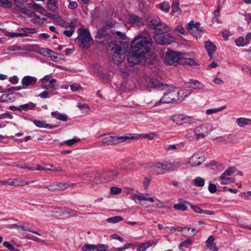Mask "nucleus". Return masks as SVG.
<instances>
[{"instance_id":"412c9836","label":"nucleus","mask_w":251,"mask_h":251,"mask_svg":"<svg viewBox=\"0 0 251 251\" xmlns=\"http://www.w3.org/2000/svg\"><path fill=\"white\" fill-rule=\"evenodd\" d=\"M148 195V194H146L145 196H144L142 193H140L139 194H132L130 196V199L136 203V200H138L139 201H146L151 202H154V200L153 198L146 197V196Z\"/></svg>"},{"instance_id":"c03bdc74","label":"nucleus","mask_w":251,"mask_h":251,"mask_svg":"<svg viewBox=\"0 0 251 251\" xmlns=\"http://www.w3.org/2000/svg\"><path fill=\"white\" fill-rule=\"evenodd\" d=\"M193 181L196 186L198 187H203L205 184V180L203 178L201 177H197Z\"/></svg>"},{"instance_id":"1a4fd4ad","label":"nucleus","mask_w":251,"mask_h":251,"mask_svg":"<svg viewBox=\"0 0 251 251\" xmlns=\"http://www.w3.org/2000/svg\"><path fill=\"white\" fill-rule=\"evenodd\" d=\"M179 91L175 89L165 94L159 101L155 103V106L159 105L160 103H170L179 102Z\"/></svg>"},{"instance_id":"4d7b16f0","label":"nucleus","mask_w":251,"mask_h":251,"mask_svg":"<svg viewBox=\"0 0 251 251\" xmlns=\"http://www.w3.org/2000/svg\"><path fill=\"white\" fill-rule=\"evenodd\" d=\"M32 17H33L31 19V21L32 23L38 24H41L43 23L44 21L43 20V19H41L39 16H35L34 13Z\"/></svg>"},{"instance_id":"a878e982","label":"nucleus","mask_w":251,"mask_h":251,"mask_svg":"<svg viewBox=\"0 0 251 251\" xmlns=\"http://www.w3.org/2000/svg\"><path fill=\"white\" fill-rule=\"evenodd\" d=\"M214 238L213 236H210L206 241V245L212 251H218V248L215 243H214Z\"/></svg>"},{"instance_id":"a211bd4d","label":"nucleus","mask_w":251,"mask_h":251,"mask_svg":"<svg viewBox=\"0 0 251 251\" xmlns=\"http://www.w3.org/2000/svg\"><path fill=\"white\" fill-rule=\"evenodd\" d=\"M29 182L28 181H25L23 179H9L7 180L6 181H4V182H2V185H10L11 186H23L25 185H28Z\"/></svg>"},{"instance_id":"39448f33","label":"nucleus","mask_w":251,"mask_h":251,"mask_svg":"<svg viewBox=\"0 0 251 251\" xmlns=\"http://www.w3.org/2000/svg\"><path fill=\"white\" fill-rule=\"evenodd\" d=\"M134 139L133 136L130 134L128 136H109L104 138L101 142H98V145L103 146H110L118 144L127 140Z\"/></svg>"},{"instance_id":"de8ad7c7","label":"nucleus","mask_w":251,"mask_h":251,"mask_svg":"<svg viewBox=\"0 0 251 251\" xmlns=\"http://www.w3.org/2000/svg\"><path fill=\"white\" fill-rule=\"evenodd\" d=\"M57 190H64L68 188V182H56Z\"/></svg>"},{"instance_id":"052dcab7","label":"nucleus","mask_w":251,"mask_h":251,"mask_svg":"<svg viewBox=\"0 0 251 251\" xmlns=\"http://www.w3.org/2000/svg\"><path fill=\"white\" fill-rule=\"evenodd\" d=\"M225 179H226V181H224L222 179V176L220 177V179L222 181V184H228L230 183L233 182L235 181V179L234 178H231V177H229L228 176H225Z\"/></svg>"},{"instance_id":"f03ea898","label":"nucleus","mask_w":251,"mask_h":251,"mask_svg":"<svg viewBox=\"0 0 251 251\" xmlns=\"http://www.w3.org/2000/svg\"><path fill=\"white\" fill-rule=\"evenodd\" d=\"M131 45L133 52L142 53L144 50H151L152 46L151 36L149 32L144 30L134 37Z\"/></svg>"},{"instance_id":"8fccbe9b","label":"nucleus","mask_w":251,"mask_h":251,"mask_svg":"<svg viewBox=\"0 0 251 251\" xmlns=\"http://www.w3.org/2000/svg\"><path fill=\"white\" fill-rule=\"evenodd\" d=\"M185 202H186L187 204H189L191 207L192 208V209L196 212V213H200V214H201L202 212H203V210L201 209L200 207H199L197 205H193V204L190 203L188 201H185Z\"/></svg>"},{"instance_id":"c85d7f7f","label":"nucleus","mask_w":251,"mask_h":251,"mask_svg":"<svg viewBox=\"0 0 251 251\" xmlns=\"http://www.w3.org/2000/svg\"><path fill=\"white\" fill-rule=\"evenodd\" d=\"M170 168L171 171H174L176 169H177L180 168L182 166H183L185 163L182 161H181L178 160H170Z\"/></svg>"},{"instance_id":"3c124183","label":"nucleus","mask_w":251,"mask_h":251,"mask_svg":"<svg viewBox=\"0 0 251 251\" xmlns=\"http://www.w3.org/2000/svg\"><path fill=\"white\" fill-rule=\"evenodd\" d=\"M179 145L178 144L167 145L164 147V150L167 151L176 150Z\"/></svg>"},{"instance_id":"6ab92c4d","label":"nucleus","mask_w":251,"mask_h":251,"mask_svg":"<svg viewBox=\"0 0 251 251\" xmlns=\"http://www.w3.org/2000/svg\"><path fill=\"white\" fill-rule=\"evenodd\" d=\"M37 78L34 76L26 75L22 79V84L25 87L33 86L36 84Z\"/></svg>"},{"instance_id":"5fc2aeb1","label":"nucleus","mask_w":251,"mask_h":251,"mask_svg":"<svg viewBox=\"0 0 251 251\" xmlns=\"http://www.w3.org/2000/svg\"><path fill=\"white\" fill-rule=\"evenodd\" d=\"M192 244V240L190 239H187L181 243L179 245V248L181 249L182 247H185V248H188L190 245Z\"/></svg>"},{"instance_id":"c756f323","label":"nucleus","mask_w":251,"mask_h":251,"mask_svg":"<svg viewBox=\"0 0 251 251\" xmlns=\"http://www.w3.org/2000/svg\"><path fill=\"white\" fill-rule=\"evenodd\" d=\"M49 18L54 20L59 25L63 26L65 24V22L63 19L58 15H54L51 13H48L46 15Z\"/></svg>"},{"instance_id":"6e6552de","label":"nucleus","mask_w":251,"mask_h":251,"mask_svg":"<svg viewBox=\"0 0 251 251\" xmlns=\"http://www.w3.org/2000/svg\"><path fill=\"white\" fill-rule=\"evenodd\" d=\"M77 39L82 48H89L93 43L90 32L87 28H82L78 30Z\"/></svg>"},{"instance_id":"20e7f679","label":"nucleus","mask_w":251,"mask_h":251,"mask_svg":"<svg viewBox=\"0 0 251 251\" xmlns=\"http://www.w3.org/2000/svg\"><path fill=\"white\" fill-rule=\"evenodd\" d=\"M16 7L24 14L30 17L34 14V11L43 13L44 9L34 2L27 3L25 0H15Z\"/></svg>"},{"instance_id":"49530a36","label":"nucleus","mask_w":251,"mask_h":251,"mask_svg":"<svg viewBox=\"0 0 251 251\" xmlns=\"http://www.w3.org/2000/svg\"><path fill=\"white\" fill-rule=\"evenodd\" d=\"M235 44L238 47H243L247 44L246 43V42L245 41L244 38L243 36H240L238 37L235 40Z\"/></svg>"},{"instance_id":"72a5a7b5","label":"nucleus","mask_w":251,"mask_h":251,"mask_svg":"<svg viewBox=\"0 0 251 251\" xmlns=\"http://www.w3.org/2000/svg\"><path fill=\"white\" fill-rule=\"evenodd\" d=\"M57 1V0H48L47 4L48 8L52 11H55L58 8Z\"/></svg>"},{"instance_id":"2eb2a0df","label":"nucleus","mask_w":251,"mask_h":251,"mask_svg":"<svg viewBox=\"0 0 251 251\" xmlns=\"http://www.w3.org/2000/svg\"><path fill=\"white\" fill-rule=\"evenodd\" d=\"M205 161L204 156L199 153H194L190 158L188 163L193 167L200 166Z\"/></svg>"},{"instance_id":"7c9ffc66","label":"nucleus","mask_w":251,"mask_h":251,"mask_svg":"<svg viewBox=\"0 0 251 251\" xmlns=\"http://www.w3.org/2000/svg\"><path fill=\"white\" fill-rule=\"evenodd\" d=\"M185 137L189 141L198 140L199 139L198 135L195 132V129H194L193 130H191L188 131L185 136Z\"/></svg>"},{"instance_id":"bf43d9fd","label":"nucleus","mask_w":251,"mask_h":251,"mask_svg":"<svg viewBox=\"0 0 251 251\" xmlns=\"http://www.w3.org/2000/svg\"><path fill=\"white\" fill-rule=\"evenodd\" d=\"M180 8L177 3H173L172 5V12L171 14L173 15H175L176 13H179Z\"/></svg>"},{"instance_id":"69168bd1","label":"nucleus","mask_w":251,"mask_h":251,"mask_svg":"<svg viewBox=\"0 0 251 251\" xmlns=\"http://www.w3.org/2000/svg\"><path fill=\"white\" fill-rule=\"evenodd\" d=\"M40 53L43 56L48 57L50 53H53L52 50L47 48H44L40 50Z\"/></svg>"},{"instance_id":"9b49d317","label":"nucleus","mask_w":251,"mask_h":251,"mask_svg":"<svg viewBox=\"0 0 251 251\" xmlns=\"http://www.w3.org/2000/svg\"><path fill=\"white\" fill-rule=\"evenodd\" d=\"M200 23L197 22L194 24L193 21H190L186 26V29L189 30V31L196 38H198L201 36V34L202 32L201 29L199 27Z\"/></svg>"},{"instance_id":"4c0bfd02","label":"nucleus","mask_w":251,"mask_h":251,"mask_svg":"<svg viewBox=\"0 0 251 251\" xmlns=\"http://www.w3.org/2000/svg\"><path fill=\"white\" fill-rule=\"evenodd\" d=\"M124 220L123 218L120 216H116L107 219V222L109 223L116 224Z\"/></svg>"},{"instance_id":"f3484780","label":"nucleus","mask_w":251,"mask_h":251,"mask_svg":"<svg viewBox=\"0 0 251 251\" xmlns=\"http://www.w3.org/2000/svg\"><path fill=\"white\" fill-rule=\"evenodd\" d=\"M170 119L176 124L181 125L183 123L188 122L190 117L184 114H176L172 115Z\"/></svg>"},{"instance_id":"37998d69","label":"nucleus","mask_w":251,"mask_h":251,"mask_svg":"<svg viewBox=\"0 0 251 251\" xmlns=\"http://www.w3.org/2000/svg\"><path fill=\"white\" fill-rule=\"evenodd\" d=\"M41 87L42 89H46V90H50L51 91L53 90H56L59 88V85L58 84H42L41 86Z\"/></svg>"},{"instance_id":"603ef678","label":"nucleus","mask_w":251,"mask_h":251,"mask_svg":"<svg viewBox=\"0 0 251 251\" xmlns=\"http://www.w3.org/2000/svg\"><path fill=\"white\" fill-rule=\"evenodd\" d=\"M53 167V165L51 164H46L44 166L38 165L36 170L37 171H50V168Z\"/></svg>"},{"instance_id":"f257e3e1","label":"nucleus","mask_w":251,"mask_h":251,"mask_svg":"<svg viewBox=\"0 0 251 251\" xmlns=\"http://www.w3.org/2000/svg\"><path fill=\"white\" fill-rule=\"evenodd\" d=\"M185 56V54L179 52L168 50L164 55L163 61L165 64L172 66H176L177 64L190 66L199 65L193 58L186 57Z\"/></svg>"},{"instance_id":"393cba45","label":"nucleus","mask_w":251,"mask_h":251,"mask_svg":"<svg viewBox=\"0 0 251 251\" xmlns=\"http://www.w3.org/2000/svg\"><path fill=\"white\" fill-rule=\"evenodd\" d=\"M21 31V32H19V37L28 36L30 34H34L37 32V30L35 28L25 27L23 28Z\"/></svg>"},{"instance_id":"6e6d98bb","label":"nucleus","mask_w":251,"mask_h":251,"mask_svg":"<svg viewBox=\"0 0 251 251\" xmlns=\"http://www.w3.org/2000/svg\"><path fill=\"white\" fill-rule=\"evenodd\" d=\"M163 167V171H171L170 162V160L165 161L161 162Z\"/></svg>"},{"instance_id":"aec40b11","label":"nucleus","mask_w":251,"mask_h":251,"mask_svg":"<svg viewBox=\"0 0 251 251\" xmlns=\"http://www.w3.org/2000/svg\"><path fill=\"white\" fill-rule=\"evenodd\" d=\"M158 240L155 239L152 240H149L146 242L143 243L139 245L137 247V251H146V250L152 246L157 244Z\"/></svg>"},{"instance_id":"338daca9","label":"nucleus","mask_w":251,"mask_h":251,"mask_svg":"<svg viewBox=\"0 0 251 251\" xmlns=\"http://www.w3.org/2000/svg\"><path fill=\"white\" fill-rule=\"evenodd\" d=\"M61 209L58 207L54 208L52 211V215L55 217L61 216Z\"/></svg>"},{"instance_id":"473e14b6","label":"nucleus","mask_w":251,"mask_h":251,"mask_svg":"<svg viewBox=\"0 0 251 251\" xmlns=\"http://www.w3.org/2000/svg\"><path fill=\"white\" fill-rule=\"evenodd\" d=\"M157 7L160 8L163 11L167 13L170 9V4L166 1H163L156 6Z\"/></svg>"},{"instance_id":"bb28decb","label":"nucleus","mask_w":251,"mask_h":251,"mask_svg":"<svg viewBox=\"0 0 251 251\" xmlns=\"http://www.w3.org/2000/svg\"><path fill=\"white\" fill-rule=\"evenodd\" d=\"M33 123L36 126L40 128H49L50 129H52L56 127L55 126L49 125L46 123L45 121L35 120L33 121Z\"/></svg>"},{"instance_id":"680f3d73","label":"nucleus","mask_w":251,"mask_h":251,"mask_svg":"<svg viewBox=\"0 0 251 251\" xmlns=\"http://www.w3.org/2000/svg\"><path fill=\"white\" fill-rule=\"evenodd\" d=\"M185 228L187 229H188V230H186L185 231H183V232H182V235L184 236V237H192L193 236H194L195 235V233H190V230H191V228H189V227H185Z\"/></svg>"},{"instance_id":"a18cd8bd","label":"nucleus","mask_w":251,"mask_h":251,"mask_svg":"<svg viewBox=\"0 0 251 251\" xmlns=\"http://www.w3.org/2000/svg\"><path fill=\"white\" fill-rule=\"evenodd\" d=\"M36 104L32 102H29L25 104H22L20 106V108H21L24 110H27L28 109H33L35 108Z\"/></svg>"},{"instance_id":"774afa93","label":"nucleus","mask_w":251,"mask_h":251,"mask_svg":"<svg viewBox=\"0 0 251 251\" xmlns=\"http://www.w3.org/2000/svg\"><path fill=\"white\" fill-rule=\"evenodd\" d=\"M93 244H85L82 247V250L83 251H90L91 250L93 251Z\"/></svg>"},{"instance_id":"b1692460","label":"nucleus","mask_w":251,"mask_h":251,"mask_svg":"<svg viewBox=\"0 0 251 251\" xmlns=\"http://www.w3.org/2000/svg\"><path fill=\"white\" fill-rule=\"evenodd\" d=\"M205 49L208 52L209 56L210 58L212 57L213 52L216 50V46L210 41H206L205 43Z\"/></svg>"},{"instance_id":"58836bf2","label":"nucleus","mask_w":251,"mask_h":251,"mask_svg":"<svg viewBox=\"0 0 251 251\" xmlns=\"http://www.w3.org/2000/svg\"><path fill=\"white\" fill-rule=\"evenodd\" d=\"M80 141V139L78 138H74L73 139L66 140L64 142H62L61 143H60V145L66 144L69 146H72V145L75 144L77 142H79Z\"/></svg>"},{"instance_id":"0e129e2a","label":"nucleus","mask_w":251,"mask_h":251,"mask_svg":"<svg viewBox=\"0 0 251 251\" xmlns=\"http://www.w3.org/2000/svg\"><path fill=\"white\" fill-rule=\"evenodd\" d=\"M121 192H122V189H121V188H120L119 187L113 186V187H111V188H110L111 194H113V195H118V194H120V193H121Z\"/></svg>"},{"instance_id":"cd10ccee","label":"nucleus","mask_w":251,"mask_h":251,"mask_svg":"<svg viewBox=\"0 0 251 251\" xmlns=\"http://www.w3.org/2000/svg\"><path fill=\"white\" fill-rule=\"evenodd\" d=\"M151 171L154 172L155 174L157 175L162 174L164 173L163 167L161 162H158L152 165L151 167Z\"/></svg>"},{"instance_id":"ea45409f","label":"nucleus","mask_w":251,"mask_h":251,"mask_svg":"<svg viewBox=\"0 0 251 251\" xmlns=\"http://www.w3.org/2000/svg\"><path fill=\"white\" fill-rule=\"evenodd\" d=\"M249 119L245 118H239L236 119L237 124L240 127H244L248 125Z\"/></svg>"},{"instance_id":"13d9d810","label":"nucleus","mask_w":251,"mask_h":251,"mask_svg":"<svg viewBox=\"0 0 251 251\" xmlns=\"http://www.w3.org/2000/svg\"><path fill=\"white\" fill-rule=\"evenodd\" d=\"M42 188H47L50 191H54L57 190V187L56 182H53L50 185H46V186H42L41 187Z\"/></svg>"},{"instance_id":"dca6fc26","label":"nucleus","mask_w":251,"mask_h":251,"mask_svg":"<svg viewBox=\"0 0 251 251\" xmlns=\"http://www.w3.org/2000/svg\"><path fill=\"white\" fill-rule=\"evenodd\" d=\"M140 57L141 56H140L139 52H134L133 51L132 49H131V51L128 55L127 59L131 66H133L136 64H141Z\"/></svg>"},{"instance_id":"a19ab883","label":"nucleus","mask_w":251,"mask_h":251,"mask_svg":"<svg viewBox=\"0 0 251 251\" xmlns=\"http://www.w3.org/2000/svg\"><path fill=\"white\" fill-rule=\"evenodd\" d=\"M226 108V106L225 105L222 106L218 108H212V109H208L206 110V114L208 115L212 114L213 113H215L220 111H221L225 109Z\"/></svg>"},{"instance_id":"9d476101","label":"nucleus","mask_w":251,"mask_h":251,"mask_svg":"<svg viewBox=\"0 0 251 251\" xmlns=\"http://www.w3.org/2000/svg\"><path fill=\"white\" fill-rule=\"evenodd\" d=\"M194 129L199 139L207 136L212 130V126L209 124H202L197 126Z\"/></svg>"},{"instance_id":"79ce46f5","label":"nucleus","mask_w":251,"mask_h":251,"mask_svg":"<svg viewBox=\"0 0 251 251\" xmlns=\"http://www.w3.org/2000/svg\"><path fill=\"white\" fill-rule=\"evenodd\" d=\"M186 201H184L183 202L181 203H178L177 204H176L174 205V208L176 210H181V211H185L187 210V206L186 205V204H187L186 202H185Z\"/></svg>"},{"instance_id":"c9c22d12","label":"nucleus","mask_w":251,"mask_h":251,"mask_svg":"<svg viewBox=\"0 0 251 251\" xmlns=\"http://www.w3.org/2000/svg\"><path fill=\"white\" fill-rule=\"evenodd\" d=\"M179 102H181L185 98L189 96L192 91L190 90H184L179 91Z\"/></svg>"},{"instance_id":"5701e85b","label":"nucleus","mask_w":251,"mask_h":251,"mask_svg":"<svg viewBox=\"0 0 251 251\" xmlns=\"http://www.w3.org/2000/svg\"><path fill=\"white\" fill-rule=\"evenodd\" d=\"M128 22L133 26H140L143 25V21L142 18L136 15H131L128 18Z\"/></svg>"},{"instance_id":"864d4df0","label":"nucleus","mask_w":251,"mask_h":251,"mask_svg":"<svg viewBox=\"0 0 251 251\" xmlns=\"http://www.w3.org/2000/svg\"><path fill=\"white\" fill-rule=\"evenodd\" d=\"M3 245L4 247L8 249L10 251H20L18 249H16L12 244L7 241L4 242Z\"/></svg>"},{"instance_id":"2f4dec72","label":"nucleus","mask_w":251,"mask_h":251,"mask_svg":"<svg viewBox=\"0 0 251 251\" xmlns=\"http://www.w3.org/2000/svg\"><path fill=\"white\" fill-rule=\"evenodd\" d=\"M236 170V168L234 166L228 167L222 174V179L224 181H226V179H225V176H229Z\"/></svg>"},{"instance_id":"09e8293b","label":"nucleus","mask_w":251,"mask_h":251,"mask_svg":"<svg viewBox=\"0 0 251 251\" xmlns=\"http://www.w3.org/2000/svg\"><path fill=\"white\" fill-rule=\"evenodd\" d=\"M77 106L82 112H87L90 110L89 106L86 103L78 102Z\"/></svg>"},{"instance_id":"0eeeda50","label":"nucleus","mask_w":251,"mask_h":251,"mask_svg":"<svg viewBox=\"0 0 251 251\" xmlns=\"http://www.w3.org/2000/svg\"><path fill=\"white\" fill-rule=\"evenodd\" d=\"M109 48L113 51V54L112 57V60L113 62L118 65L124 60L126 55L124 53L122 48L114 43H111L109 45Z\"/></svg>"},{"instance_id":"423d86ee","label":"nucleus","mask_w":251,"mask_h":251,"mask_svg":"<svg viewBox=\"0 0 251 251\" xmlns=\"http://www.w3.org/2000/svg\"><path fill=\"white\" fill-rule=\"evenodd\" d=\"M159 76L156 72H152L150 75H146L145 76V80L147 83L148 87L154 88L160 90H165L168 86L160 82Z\"/></svg>"},{"instance_id":"f704fd0d","label":"nucleus","mask_w":251,"mask_h":251,"mask_svg":"<svg viewBox=\"0 0 251 251\" xmlns=\"http://www.w3.org/2000/svg\"><path fill=\"white\" fill-rule=\"evenodd\" d=\"M12 94H4L0 97V102H5L11 101L14 99L13 97H11Z\"/></svg>"},{"instance_id":"4468645a","label":"nucleus","mask_w":251,"mask_h":251,"mask_svg":"<svg viewBox=\"0 0 251 251\" xmlns=\"http://www.w3.org/2000/svg\"><path fill=\"white\" fill-rule=\"evenodd\" d=\"M120 169L114 168L108 169L104 174V178L106 181H112L115 180L119 175Z\"/></svg>"},{"instance_id":"e2e57ef3","label":"nucleus","mask_w":251,"mask_h":251,"mask_svg":"<svg viewBox=\"0 0 251 251\" xmlns=\"http://www.w3.org/2000/svg\"><path fill=\"white\" fill-rule=\"evenodd\" d=\"M0 5L2 7L10 8L12 6V4L8 0H0Z\"/></svg>"},{"instance_id":"4be33fe9","label":"nucleus","mask_w":251,"mask_h":251,"mask_svg":"<svg viewBox=\"0 0 251 251\" xmlns=\"http://www.w3.org/2000/svg\"><path fill=\"white\" fill-rule=\"evenodd\" d=\"M187 87L189 88L201 90L204 88V85L196 80L191 79L186 82Z\"/></svg>"},{"instance_id":"f8f14e48","label":"nucleus","mask_w":251,"mask_h":251,"mask_svg":"<svg viewBox=\"0 0 251 251\" xmlns=\"http://www.w3.org/2000/svg\"><path fill=\"white\" fill-rule=\"evenodd\" d=\"M147 23L148 26L153 29L159 25L167 28L166 26V24L162 23L159 18L154 14H151L148 16L147 17Z\"/></svg>"},{"instance_id":"7ed1b4c3","label":"nucleus","mask_w":251,"mask_h":251,"mask_svg":"<svg viewBox=\"0 0 251 251\" xmlns=\"http://www.w3.org/2000/svg\"><path fill=\"white\" fill-rule=\"evenodd\" d=\"M167 28L161 25L157 26L153 29L155 42L160 45H169L175 41V38L167 33L171 31V28L166 25Z\"/></svg>"},{"instance_id":"e433bc0d","label":"nucleus","mask_w":251,"mask_h":251,"mask_svg":"<svg viewBox=\"0 0 251 251\" xmlns=\"http://www.w3.org/2000/svg\"><path fill=\"white\" fill-rule=\"evenodd\" d=\"M93 251H105L108 247L105 244H100L98 245H94Z\"/></svg>"},{"instance_id":"ddd939ff","label":"nucleus","mask_w":251,"mask_h":251,"mask_svg":"<svg viewBox=\"0 0 251 251\" xmlns=\"http://www.w3.org/2000/svg\"><path fill=\"white\" fill-rule=\"evenodd\" d=\"M141 56V64L144 65L150 64L152 63L155 58L153 53L151 51V50H147L146 51H143V53H139Z\"/></svg>"}]
</instances>
